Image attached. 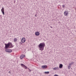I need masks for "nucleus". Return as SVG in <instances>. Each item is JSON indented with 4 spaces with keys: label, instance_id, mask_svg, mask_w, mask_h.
<instances>
[{
    "label": "nucleus",
    "instance_id": "2",
    "mask_svg": "<svg viewBox=\"0 0 76 76\" xmlns=\"http://www.w3.org/2000/svg\"><path fill=\"white\" fill-rule=\"evenodd\" d=\"M5 49H7V48H8L10 46V43H8L7 44H5Z\"/></svg>",
    "mask_w": 76,
    "mask_h": 76
},
{
    "label": "nucleus",
    "instance_id": "22",
    "mask_svg": "<svg viewBox=\"0 0 76 76\" xmlns=\"http://www.w3.org/2000/svg\"><path fill=\"white\" fill-rule=\"evenodd\" d=\"M35 16L36 17H37V14H36V15H35Z\"/></svg>",
    "mask_w": 76,
    "mask_h": 76
},
{
    "label": "nucleus",
    "instance_id": "8",
    "mask_svg": "<svg viewBox=\"0 0 76 76\" xmlns=\"http://www.w3.org/2000/svg\"><path fill=\"white\" fill-rule=\"evenodd\" d=\"M35 35L36 36H39V32H36L35 33Z\"/></svg>",
    "mask_w": 76,
    "mask_h": 76
},
{
    "label": "nucleus",
    "instance_id": "3",
    "mask_svg": "<svg viewBox=\"0 0 76 76\" xmlns=\"http://www.w3.org/2000/svg\"><path fill=\"white\" fill-rule=\"evenodd\" d=\"M5 51L8 53H12V50L10 49H5Z\"/></svg>",
    "mask_w": 76,
    "mask_h": 76
},
{
    "label": "nucleus",
    "instance_id": "4",
    "mask_svg": "<svg viewBox=\"0 0 76 76\" xmlns=\"http://www.w3.org/2000/svg\"><path fill=\"white\" fill-rule=\"evenodd\" d=\"M26 41V39H25V38L23 37L21 39V42H22V43H24Z\"/></svg>",
    "mask_w": 76,
    "mask_h": 76
},
{
    "label": "nucleus",
    "instance_id": "1",
    "mask_svg": "<svg viewBox=\"0 0 76 76\" xmlns=\"http://www.w3.org/2000/svg\"><path fill=\"white\" fill-rule=\"evenodd\" d=\"M45 43H41L39 45V50L42 51L44 50V47H45Z\"/></svg>",
    "mask_w": 76,
    "mask_h": 76
},
{
    "label": "nucleus",
    "instance_id": "12",
    "mask_svg": "<svg viewBox=\"0 0 76 76\" xmlns=\"http://www.w3.org/2000/svg\"><path fill=\"white\" fill-rule=\"evenodd\" d=\"M49 73H50V72H45V74H49Z\"/></svg>",
    "mask_w": 76,
    "mask_h": 76
},
{
    "label": "nucleus",
    "instance_id": "16",
    "mask_svg": "<svg viewBox=\"0 0 76 76\" xmlns=\"http://www.w3.org/2000/svg\"><path fill=\"white\" fill-rule=\"evenodd\" d=\"M72 64L71 63H69V65L71 66H72Z\"/></svg>",
    "mask_w": 76,
    "mask_h": 76
},
{
    "label": "nucleus",
    "instance_id": "20",
    "mask_svg": "<svg viewBox=\"0 0 76 76\" xmlns=\"http://www.w3.org/2000/svg\"><path fill=\"white\" fill-rule=\"evenodd\" d=\"M54 76H58V75H54Z\"/></svg>",
    "mask_w": 76,
    "mask_h": 76
},
{
    "label": "nucleus",
    "instance_id": "24",
    "mask_svg": "<svg viewBox=\"0 0 76 76\" xmlns=\"http://www.w3.org/2000/svg\"><path fill=\"white\" fill-rule=\"evenodd\" d=\"M20 43L22 44V43H21V42H20Z\"/></svg>",
    "mask_w": 76,
    "mask_h": 76
},
{
    "label": "nucleus",
    "instance_id": "18",
    "mask_svg": "<svg viewBox=\"0 0 76 76\" xmlns=\"http://www.w3.org/2000/svg\"><path fill=\"white\" fill-rule=\"evenodd\" d=\"M62 7H65V6H64V5H63Z\"/></svg>",
    "mask_w": 76,
    "mask_h": 76
},
{
    "label": "nucleus",
    "instance_id": "6",
    "mask_svg": "<svg viewBox=\"0 0 76 76\" xmlns=\"http://www.w3.org/2000/svg\"><path fill=\"white\" fill-rule=\"evenodd\" d=\"M21 66H22V67H23L24 68V69H27V67H26V66L22 64H21Z\"/></svg>",
    "mask_w": 76,
    "mask_h": 76
},
{
    "label": "nucleus",
    "instance_id": "10",
    "mask_svg": "<svg viewBox=\"0 0 76 76\" xmlns=\"http://www.w3.org/2000/svg\"><path fill=\"white\" fill-rule=\"evenodd\" d=\"M24 57H25V55H22L20 57V58H21V59H22V58H24Z\"/></svg>",
    "mask_w": 76,
    "mask_h": 76
},
{
    "label": "nucleus",
    "instance_id": "13",
    "mask_svg": "<svg viewBox=\"0 0 76 76\" xmlns=\"http://www.w3.org/2000/svg\"><path fill=\"white\" fill-rule=\"evenodd\" d=\"M18 40L16 38H15L14 39V42H16V41H17V40Z\"/></svg>",
    "mask_w": 76,
    "mask_h": 76
},
{
    "label": "nucleus",
    "instance_id": "7",
    "mask_svg": "<svg viewBox=\"0 0 76 76\" xmlns=\"http://www.w3.org/2000/svg\"><path fill=\"white\" fill-rule=\"evenodd\" d=\"M64 13L65 16H67V15L69 14V12H68L67 11H65Z\"/></svg>",
    "mask_w": 76,
    "mask_h": 76
},
{
    "label": "nucleus",
    "instance_id": "11",
    "mask_svg": "<svg viewBox=\"0 0 76 76\" xmlns=\"http://www.w3.org/2000/svg\"><path fill=\"white\" fill-rule=\"evenodd\" d=\"M59 67L60 69L62 68V67H63V64H60Z\"/></svg>",
    "mask_w": 76,
    "mask_h": 76
},
{
    "label": "nucleus",
    "instance_id": "14",
    "mask_svg": "<svg viewBox=\"0 0 76 76\" xmlns=\"http://www.w3.org/2000/svg\"><path fill=\"white\" fill-rule=\"evenodd\" d=\"M68 67V69H70L71 68V66L70 65H69Z\"/></svg>",
    "mask_w": 76,
    "mask_h": 76
},
{
    "label": "nucleus",
    "instance_id": "26",
    "mask_svg": "<svg viewBox=\"0 0 76 76\" xmlns=\"http://www.w3.org/2000/svg\"><path fill=\"white\" fill-rule=\"evenodd\" d=\"M51 28H52V27H51Z\"/></svg>",
    "mask_w": 76,
    "mask_h": 76
},
{
    "label": "nucleus",
    "instance_id": "9",
    "mask_svg": "<svg viewBox=\"0 0 76 76\" xmlns=\"http://www.w3.org/2000/svg\"><path fill=\"white\" fill-rule=\"evenodd\" d=\"M41 67L42 68V69H46V68L47 67V65L44 66H42Z\"/></svg>",
    "mask_w": 76,
    "mask_h": 76
},
{
    "label": "nucleus",
    "instance_id": "21",
    "mask_svg": "<svg viewBox=\"0 0 76 76\" xmlns=\"http://www.w3.org/2000/svg\"><path fill=\"white\" fill-rule=\"evenodd\" d=\"M53 70H56V68H53Z\"/></svg>",
    "mask_w": 76,
    "mask_h": 76
},
{
    "label": "nucleus",
    "instance_id": "15",
    "mask_svg": "<svg viewBox=\"0 0 76 76\" xmlns=\"http://www.w3.org/2000/svg\"><path fill=\"white\" fill-rule=\"evenodd\" d=\"M55 70H58V69H59V68H58V67H56L55 68Z\"/></svg>",
    "mask_w": 76,
    "mask_h": 76
},
{
    "label": "nucleus",
    "instance_id": "23",
    "mask_svg": "<svg viewBox=\"0 0 76 76\" xmlns=\"http://www.w3.org/2000/svg\"><path fill=\"white\" fill-rule=\"evenodd\" d=\"M9 73H11V72H10L9 71Z\"/></svg>",
    "mask_w": 76,
    "mask_h": 76
},
{
    "label": "nucleus",
    "instance_id": "5",
    "mask_svg": "<svg viewBox=\"0 0 76 76\" xmlns=\"http://www.w3.org/2000/svg\"><path fill=\"white\" fill-rule=\"evenodd\" d=\"M1 12L3 14V15H4V9L3 7L1 9Z\"/></svg>",
    "mask_w": 76,
    "mask_h": 76
},
{
    "label": "nucleus",
    "instance_id": "25",
    "mask_svg": "<svg viewBox=\"0 0 76 76\" xmlns=\"http://www.w3.org/2000/svg\"><path fill=\"white\" fill-rule=\"evenodd\" d=\"M28 70H29L30 69H29V68H28Z\"/></svg>",
    "mask_w": 76,
    "mask_h": 76
},
{
    "label": "nucleus",
    "instance_id": "19",
    "mask_svg": "<svg viewBox=\"0 0 76 76\" xmlns=\"http://www.w3.org/2000/svg\"><path fill=\"white\" fill-rule=\"evenodd\" d=\"M29 72H31V70L29 69Z\"/></svg>",
    "mask_w": 76,
    "mask_h": 76
},
{
    "label": "nucleus",
    "instance_id": "17",
    "mask_svg": "<svg viewBox=\"0 0 76 76\" xmlns=\"http://www.w3.org/2000/svg\"><path fill=\"white\" fill-rule=\"evenodd\" d=\"M72 64H74V62H72L71 63Z\"/></svg>",
    "mask_w": 76,
    "mask_h": 76
}]
</instances>
